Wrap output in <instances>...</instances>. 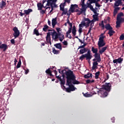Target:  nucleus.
I'll return each instance as SVG.
<instances>
[{
  "mask_svg": "<svg viewBox=\"0 0 124 124\" xmlns=\"http://www.w3.org/2000/svg\"><path fill=\"white\" fill-rule=\"evenodd\" d=\"M66 86H68L72 92L76 90V88L73 85H78L80 83L76 79V76L74 72L71 70L66 72Z\"/></svg>",
  "mask_w": 124,
  "mask_h": 124,
  "instance_id": "1",
  "label": "nucleus"
},
{
  "mask_svg": "<svg viewBox=\"0 0 124 124\" xmlns=\"http://www.w3.org/2000/svg\"><path fill=\"white\" fill-rule=\"evenodd\" d=\"M52 31V32H47L46 33V42L47 43H49L50 45H52V42H51L50 35H52V39H54L55 41L57 40V39H58L59 38L58 34H57V32H56L55 30L53 29Z\"/></svg>",
  "mask_w": 124,
  "mask_h": 124,
  "instance_id": "2",
  "label": "nucleus"
},
{
  "mask_svg": "<svg viewBox=\"0 0 124 124\" xmlns=\"http://www.w3.org/2000/svg\"><path fill=\"white\" fill-rule=\"evenodd\" d=\"M57 1L58 0H48V1H47L46 6H51V10L53 11L54 8H58V5L56 4Z\"/></svg>",
  "mask_w": 124,
  "mask_h": 124,
  "instance_id": "3",
  "label": "nucleus"
},
{
  "mask_svg": "<svg viewBox=\"0 0 124 124\" xmlns=\"http://www.w3.org/2000/svg\"><path fill=\"white\" fill-rule=\"evenodd\" d=\"M85 0H81L79 5L81 6V8L80 9L81 11H79L77 14L78 15L80 16L83 13H85L87 11V5L85 4Z\"/></svg>",
  "mask_w": 124,
  "mask_h": 124,
  "instance_id": "4",
  "label": "nucleus"
},
{
  "mask_svg": "<svg viewBox=\"0 0 124 124\" xmlns=\"http://www.w3.org/2000/svg\"><path fill=\"white\" fill-rule=\"evenodd\" d=\"M101 36L99 37L98 42V46L99 48L102 47L106 45V43L104 41V39L105 38V36H103V34H101Z\"/></svg>",
  "mask_w": 124,
  "mask_h": 124,
  "instance_id": "5",
  "label": "nucleus"
},
{
  "mask_svg": "<svg viewBox=\"0 0 124 124\" xmlns=\"http://www.w3.org/2000/svg\"><path fill=\"white\" fill-rule=\"evenodd\" d=\"M111 83L106 82L104 85H102V88H101L100 90L109 92L111 91Z\"/></svg>",
  "mask_w": 124,
  "mask_h": 124,
  "instance_id": "6",
  "label": "nucleus"
},
{
  "mask_svg": "<svg viewBox=\"0 0 124 124\" xmlns=\"http://www.w3.org/2000/svg\"><path fill=\"white\" fill-rule=\"evenodd\" d=\"M103 21H102L101 22V23H99V25L102 27L103 30H104V28L106 29L107 31H109L110 30H113L112 27L111 26V25L109 24H106L105 26H104Z\"/></svg>",
  "mask_w": 124,
  "mask_h": 124,
  "instance_id": "7",
  "label": "nucleus"
},
{
  "mask_svg": "<svg viewBox=\"0 0 124 124\" xmlns=\"http://www.w3.org/2000/svg\"><path fill=\"white\" fill-rule=\"evenodd\" d=\"M69 26H70V28H68V31H71L73 36H76L77 34V30L76 26L74 25L72 29V23H69Z\"/></svg>",
  "mask_w": 124,
  "mask_h": 124,
  "instance_id": "8",
  "label": "nucleus"
},
{
  "mask_svg": "<svg viewBox=\"0 0 124 124\" xmlns=\"http://www.w3.org/2000/svg\"><path fill=\"white\" fill-rule=\"evenodd\" d=\"M98 94L100 93L102 94L101 97H106L108 95V91L103 90V89H100L99 91H97Z\"/></svg>",
  "mask_w": 124,
  "mask_h": 124,
  "instance_id": "9",
  "label": "nucleus"
},
{
  "mask_svg": "<svg viewBox=\"0 0 124 124\" xmlns=\"http://www.w3.org/2000/svg\"><path fill=\"white\" fill-rule=\"evenodd\" d=\"M13 31H14L13 36H14L15 39L18 37V36L20 35V31L18 30V28L15 27L13 29Z\"/></svg>",
  "mask_w": 124,
  "mask_h": 124,
  "instance_id": "10",
  "label": "nucleus"
},
{
  "mask_svg": "<svg viewBox=\"0 0 124 124\" xmlns=\"http://www.w3.org/2000/svg\"><path fill=\"white\" fill-rule=\"evenodd\" d=\"M93 3H95V6L97 7H100L101 5L98 2L95 1V0H88L86 4L88 5H91Z\"/></svg>",
  "mask_w": 124,
  "mask_h": 124,
  "instance_id": "11",
  "label": "nucleus"
},
{
  "mask_svg": "<svg viewBox=\"0 0 124 124\" xmlns=\"http://www.w3.org/2000/svg\"><path fill=\"white\" fill-rule=\"evenodd\" d=\"M87 9L88 8H90V10L93 12V14L95 15L97 14V10H98L97 7H95V9H94L93 5L91 4H87L86 5Z\"/></svg>",
  "mask_w": 124,
  "mask_h": 124,
  "instance_id": "12",
  "label": "nucleus"
},
{
  "mask_svg": "<svg viewBox=\"0 0 124 124\" xmlns=\"http://www.w3.org/2000/svg\"><path fill=\"white\" fill-rule=\"evenodd\" d=\"M83 21L86 23V28H88L90 26V23L93 22V20H90L89 18H84V20H83Z\"/></svg>",
  "mask_w": 124,
  "mask_h": 124,
  "instance_id": "13",
  "label": "nucleus"
},
{
  "mask_svg": "<svg viewBox=\"0 0 124 124\" xmlns=\"http://www.w3.org/2000/svg\"><path fill=\"white\" fill-rule=\"evenodd\" d=\"M1 44V42H0V49H3V52H5L8 48V46L5 44Z\"/></svg>",
  "mask_w": 124,
  "mask_h": 124,
  "instance_id": "14",
  "label": "nucleus"
},
{
  "mask_svg": "<svg viewBox=\"0 0 124 124\" xmlns=\"http://www.w3.org/2000/svg\"><path fill=\"white\" fill-rule=\"evenodd\" d=\"M94 58L97 59V61L98 63H100L101 61L100 54L99 53H96L93 55Z\"/></svg>",
  "mask_w": 124,
  "mask_h": 124,
  "instance_id": "15",
  "label": "nucleus"
},
{
  "mask_svg": "<svg viewBox=\"0 0 124 124\" xmlns=\"http://www.w3.org/2000/svg\"><path fill=\"white\" fill-rule=\"evenodd\" d=\"M124 61L123 58H119L118 59H115L112 61L114 63H122Z\"/></svg>",
  "mask_w": 124,
  "mask_h": 124,
  "instance_id": "16",
  "label": "nucleus"
},
{
  "mask_svg": "<svg viewBox=\"0 0 124 124\" xmlns=\"http://www.w3.org/2000/svg\"><path fill=\"white\" fill-rule=\"evenodd\" d=\"M78 8V5L77 4H72L71 5V7L70 8V10L71 11V12H72V13H74V10Z\"/></svg>",
  "mask_w": 124,
  "mask_h": 124,
  "instance_id": "17",
  "label": "nucleus"
},
{
  "mask_svg": "<svg viewBox=\"0 0 124 124\" xmlns=\"http://www.w3.org/2000/svg\"><path fill=\"white\" fill-rule=\"evenodd\" d=\"M97 65H98V62L97 61H95L93 62V66L92 67V69L93 70H94L96 69H97Z\"/></svg>",
  "mask_w": 124,
  "mask_h": 124,
  "instance_id": "18",
  "label": "nucleus"
},
{
  "mask_svg": "<svg viewBox=\"0 0 124 124\" xmlns=\"http://www.w3.org/2000/svg\"><path fill=\"white\" fill-rule=\"evenodd\" d=\"M85 58L86 59V60H89L90 61L91 59L90 58H89L88 56H87L86 55L84 54V55H82L79 58V60L82 61Z\"/></svg>",
  "mask_w": 124,
  "mask_h": 124,
  "instance_id": "19",
  "label": "nucleus"
},
{
  "mask_svg": "<svg viewBox=\"0 0 124 124\" xmlns=\"http://www.w3.org/2000/svg\"><path fill=\"white\" fill-rule=\"evenodd\" d=\"M6 5V2L5 1H1V2H0V8L3 9V8L5 7Z\"/></svg>",
  "mask_w": 124,
  "mask_h": 124,
  "instance_id": "20",
  "label": "nucleus"
},
{
  "mask_svg": "<svg viewBox=\"0 0 124 124\" xmlns=\"http://www.w3.org/2000/svg\"><path fill=\"white\" fill-rule=\"evenodd\" d=\"M108 47V46L103 47L102 48V49H100V50H99V54L102 55L103 53H104L106 51Z\"/></svg>",
  "mask_w": 124,
  "mask_h": 124,
  "instance_id": "21",
  "label": "nucleus"
},
{
  "mask_svg": "<svg viewBox=\"0 0 124 124\" xmlns=\"http://www.w3.org/2000/svg\"><path fill=\"white\" fill-rule=\"evenodd\" d=\"M57 17L55 18H52V26L53 28L55 27V26L57 24Z\"/></svg>",
  "mask_w": 124,
  "mask_h": 124,
  "instance_id": "22",
  "label": "nucleus"
},
{
  "mask_svg": "<svg viewBox=\"0 0 124 124\" xmlns=\"http://www.w3.org/2000/svg\"><path fill=\"white\" fill-rule=\"evenodd\" d=\"M32 12V10L31 8H29L28 10H24V13L25 15H29Z\"/></svg>",
  "mask_w": 124,
  "mask_h": 124,
  "instance_id": "23",
  "label": "nucleus"
},
{
  "mask_svg": "<svg viewBox=\"0 0 124 124\" xmlns=\"http://www.w3.org/2000/svg\"><path fill=\"white\" fill-rule=\"evenodd\" d=\"M61 11H62V16H63V15H66L67 13V8H61L60 9Z\"/></svg>",
  "mask_w": 124,
  "mask_h": 124,
  "instance_id": "24",
  "label": "nucleus"
},
{
  "mask_svg": "<svg viewBox=\"0 0 124 124\" xmlns=\"http://www.w3.org/2000/svg\"><path fill=\"white\" fill-rule=\"evenodd\" d=\"M120 7H115L113 12V16L115 17L116 15L118 14V11L120 10Z\"/></svg>",
  "mask_w": 124,
  "mask_h": 124,
  "instance_id": "25",
  "label": "nucleus"
},
{
  "mask_svg": "<svg viewBox=\"0 0 124 124\" xmlns=\"http://www.w3.org/2000/svg\"><path fill=\"white\" fill-rule=\"evenodd\" d=\"M54 46L56 48L60 49V50H62V46H61V43H58V44H55Z\"/></svg>",
  "mask_w": 124,
  "mask_h": 124,
  "instance_id": "26",
  "label": "nucleus"
},
{
  "mask_svg": "<svg viewBox=\"0 0 124 124\" xmlns=\"http://www.w3.org/2000/svg\"><path fill=\"white\" fill-rule=\"evenodd\" d=\"M115 31L113 30V29H110L108 30V34H109V36H113V34L115 33Z\"/></svg>",
  "mask_w": 124,
  "mask_h": 124,
  "instance_id": "27",
  "label": "nucleus"
},
{
  "mask_svg": "<svg viewBox=\"0 0 124 124\" xmlns=\"http://www.w3.org/2000/svg\"><path fill=\"white\" fill-rule=\"evenodd\" d=\"M90 78H93V74L88 73L87 75H84V78L86 79H88Z\"/></svg>",
  "mask_w": 124,
  "mask_h": 124,
  "instance_id": "28",
  "label": "nucleus"
},
{
  "mask_svg": "<svg viewBox=\"0 0 124 124\" xmlns=\"http://www.w3.org/2000/svg\"><path fill=\"white\" fill-rule=\"evenodd\" d=\"M88 51V49L86 48H84V49H81L79 50V53L80 54H82L84 53H86Z\"/></svg>",
  "mask_w": 124,
  "mask_h": 124,
  "instance_id": "29",
  "label": "nucleus"
},
{
  "mask_svg": "<svg viewBox=\"0 0 124 124\" xmlns=\"http://www.w3.org/2000/svg\"><path fill=\"white\" fill-rule=\"evenodd\" d=\"M37 7L38 10H42V9H43V4L41 2L38 3Z\"/></svg>",
  "mask_w": 124,
  "mask_h": 124,
  "instance_id": "30",
  "label": "nucleus"
},
{
  "mask_svg": "<svg viewBox=\"0 0 124 124\" xmlns=\"http://www.w3.org/2000/svg\"><path fill=\"white\" fill-rule=\"evenodd\" d=\"M124 16V14L123 12H120V13H118L117 16V19L122 18L121 17Z\"/></svg>",
  "mask_w": 124,
  "mask_h": 124,
  "instance_id": "31",
  "label": "nucleus"
},
{
  "mask_svg": "<svg viewBox=\"0 0 124 124\" xmlns=\"http://www.w3.org/2000/svg\"><path fill=\"white\" fill-rule=\"evenodd\" d=\"M92 51L93 52V53L97 54L98 53V49L97 48H94V46H92Z\"/></svg>",
  "mask_w": 124,
  "mask_h": 124,
  "instance_id": "32",
  "label": "nucleus"
},
{
  "mask_svg": "<svg viewBox=\"0 0 124 124\" xmlns=\"http://www.w3.org/2000/svg\"><path fill=\"white\" fill-rule=\"evenodd\" d=\"M85 26L87 28V25H86V22H84L83 20L82 21L80 24H79V27L83 28Z\"/></svg>",
  "mask_w": 124,
  "mask_h": 124,
  "instance_id": "33",
  "label": "nucleus"
},
{
  "mask_svg": "<svg viewBox=\"0 0 124 124\" xmlns=\"http://www.w3.org/2000/svg\"><path fill=\"white\" fill-rule=\"evenodd\" d=\"M85 55H87V56H88V58H90L91 60L93 58V56L91 54V51L90 50V49L89 50H88L87 54H85Z\"/></svg>",
  "mask_w": 124,
  "mask_h": 124,
  "instance_id": "34",
  "label": "nucleus"
},
{
  "mask_svg": "<svg viewBox=\"0 0 124 124\" xmlns=\"http://www.w3.org/2000/svg\"><path fill=\"white\" fill-rule=\"evenodd\" d=\"M117 21L120 22L121 23H124V17H121L119 18H116Z\"/></svg>",
  "mask_w": 124,
  "mask_h": 124,
  "instance_id": "35",
  "label": "nucleus"
},
{
  "mask_svg": "<svg viewBox=\"0 0 124 124\" xmlns=\"http://www.w3.org/2000/svg\"><path fill=\"white\" fill-rule=\"evenodd\" d=\"M33 34H35L37 36L40 35V33L38 32V31L36 29H34Z\"/></svg>",
  "mask_w": 124,
  "mask_h": 124,
  "instance_id": "36",
  "label": "nucleus"
},
{
  "mask_svg": "<svg viewBox=\"0 0 124 124\" xmlns=\"http://www.w3.org/2000/svg\"><path fill=\"white\" fill-rule=\"evenodd\" d=\"M61 81V85L62 87V86H64L65 84V79L64 78L60 80Z\"/></svg>",
  "mask_w": 124,
  "mask_h": 124,
  "instance_id": "37",
  "label": "nucleus"
},
{
  "mask_svg": "<svg viewBox=\"0 0 124 124\" xmlns=\"http://www.w3.org/2000/svg\"><path fill=\"white\" fill-rule=\"evenodd\" d=\"M52 53H54L55 54H59L60 53V51L56 50L55 48H52Z\"/></svg>",
  "mask_w": 124,
  "mask_h": 124,
  "instance_id": "38",
  "label": "nucleus"
},
{
  "mask_svg": "<svg viewBox=\"0 0 124 124\" xmlns=\"http://www.w3.org/2000/svg\"><path fill=\"white\" fill-rule=\"evenodd\" d=\"M100 72L98 71L95 73V79H97L99 77Z\"/></svg>",
  "mask_w": 124,
  "mask_h": 124,
  "instance_id": "39",
  "label": "nucleus"
},
{
  "mask_svg": "<svg viewBox=\"0 0 124 124\" xmlns=\"http://www.w3.org/2000/svg\"><path fill=\"white\" fill-rule=\"evenodd\" d=\"M54 73H55V75L56 76V78L58 79H59V80H62V79L61 78V77H59V76H57V75L58 74V72L56 71V70H54Z\"/></svg>",
  "mask_w": 124,
  "mask_h": 124,
  "instance_id": "40",
  "label": "nucleus"
},
{
  "mask_svg": "<svg viewBox=\"0 0 124 124\" xmlns=\"http://www.w3.org/2000/svg\"><path fill=\"white\" fill-rule=\"evenodd\" d=\"M49 28V27L47 25H46L44 26V28H43V30L44 31H47L48 29Z\"/></svg>",
  "mask_w": 124,
  "mask_h": 124,
  "instance_id": "41",
  "label": "nucleus"
},
{
  "mask_svg": "<svg viewBox=\"0 0 124 124\" xmlns=\"http://www.w3.org/2000/svg\"><path fill=\"white\" fill-rule=\"evenodd\" d=\"M121 3L122 2H120V1H116L114 5L115 6L118 7L121 4Z\"/></svg>",
  "mask_w": 124,
  "mask_h": 124,
  "instance_id": "42",
  "label": "nucleus"
},
{
  "mask_svg": "<svg viewBox=\"0 0 124 124\" xmlns=\"http://www.w3.org/2000/svg\"><path fill=\"white\" fill-rule=\"evenodd\" d=\"M21 63L22 62H21L20 60H19V61L18 63H17V65L16 66V69H18L20 67Z\"/></svg>",
  "mask_w": 124,
  "mask_h": 124,
  "instance_id": "43",
  "label": "nucleus"
},
{
  "mask_svg": "<svg viewBox=\"0 0 124 124\" xmlns=\"http://www.w3.org/2000/svg\"><path fill=\"white\" fill-rule=\"evenodd\" d=\"M82 94H83L84 96L86 97H89L92 96V95L91 94V93H82Z\"/></svg>",
  "mask_w": 124,
  "mask_h": 124,
  "instance_id": "44",
  "label": "nucleus"
},
{
  "mask_svg": "<svg viewBox=\"0 0 124 124\" xmlns=\"http://www.w3.org/2000/svg\"><path fill=\"white\" fill-rule=\"evenodd\" d=\"M97 15H93V18L94 20H95V21H98V18L97 17Z\"/></svg>",
  "mask_w": 124,
  "mask_h": 124,
  "instance_id": "45",
  "label": "nucleus"
},
{
  "mask_svg": "<svg viewBox=\"0 0 124 124\" xmlns=\"http://www.w3.org/2000/svg\"><path fill=\"white\" fill-rule=\"evenodd\" d=\"M86 82L87 84H90V83H93L94 82V80L93 79L92 80H91L90 79H87L86 81Z\"/></svg>",
  "mask_w": 124,
  "mask_h": 124,
  "instance_id": "46",
  "label": "nucleus"
},
{
  "mask_svg": "<svg viewBox=\"0 0 124 124\" xmlns=\"http://www.w3.org/2000/svg\"><path fill=\"white\" fill-rule=\"evenodd\" d=\"M63 87L64 89H66V92L67 93H70L71 92H72L71 90H70V88H66L65 86H63Z\"/></svg>",
  "mask_w": 124,
  "mask_h": 124,
  "instance_id": "47",
  "label": "nucleus"
},
{
  "mask_svg": "<svg viewBox=\"0 0 124 124\" xmlns=\"http://www.w3.org/2000/svg\"><path fill=\"white\" fill-rule=\"evenodd\" d=\"M116 28H118L121 27L120 24L121 23V22H118V21L117 20L116 22Z\"/></svg>",
  "mask_w": 124,
  "mask_h": 124,
  "instance_id": "48",
  "label": "nucleus"
},
{
  "mask_svg": "<svg viewBox=\"0 0 124 124\" xmlns=\"http://www.w3.org/2000/svg\"><path fill=\"white\" fill-rule=\"evenodd\" d=\"M58 71H59V73H60V74H63L64 73V71H65V75H66V72L68 71V70L66 71L65 70H62V72H61V69H59Z\"/></svg>",
  "mask_w": 124,
  "mask_h": 124,
  "instance_id": "49",
  "label": "nucleus"
},
{
  "mask_svg": "<svg viewBox=\"0 0 124 124\" xmlns=\"http://www.w3.org/2000/svg\"><path fill=\"white\" fill-rule=\"evenodd\" d=\"M62 37H59V41H60L61 42H62L64 39V35H62Z\"/></svg>",
  "mask_w": 124,
  "mask_h": 124,
  "instance_id": "50",
  "label": "nucleus"
},
{
  "mask_svg": "<svg viewBox=\"0 0 124 124\" xmlns=\"http://www.w3.org/2000/svg\"><path fill=\"white\" fill-rule=\"evenodd\" d=\"M120 41H123L124 40V34H122L120 37Z\"/></svg>",
  "mask_w": 124,
  "mask_h": 124,
  "instance_id": "51",
  "label": "nucleus"
},
{
  "mask_svg": "<svg viewBox=\"0 0 124 124\" xmlns=\"http://www.w3.org/2000/svg\"><path fill=\"white\" fill-rule=\"evenodd\" d=\"M46 9H45V10H43L42 9V10H41V11H40V14H42V15H44L45 13L46 12Z\"/></svg>",
  "mask_w": 124,
  "mask_h": 124,
  "instance_id": "52",
  "label": "nucleus"
},
{
  "mask_svg": "<svg viewBox=\"0 0 124 124\" xmlns=\"http://www.w3.org/2000/svg\"><path fill=\"white\" fill-rule=\"evenodd\" d=\"M86 46H87V44H84L83 45L79 46V47L78 48V49H79V48H84Z\"/></svg>",
  "mask_w": 124,
  "mask_h": 124,
  "instance_id": "53",
  "label": "nucleus"
},
{
  "mask_svg": "<svg viewBox=\"0 0 124 124\" xmlns=\"http://www.w3.org/2000/svg\"><path fill=\"white\" fill-rule=\"evenodd\" d=\"M10 42L12 44L15 45V41L14 39H11L10 40Z\"/></svg>",
  "mask_w": 124,
  "mask_h": 124,
  "instance_id": "54",
  "label": "nucleus"
},
{
  "mask_svg": "<svg viewBox=\"0 0 124 124\" xmlns=\"http://www.w3.org/2000/svg\"><path fill=\"white\" fill-rule=\"evenodd\" d=\"M78 32H79V34H81V33L82 32V27H79Z\"/></svg>",
  "mask_w": 124,
  "mask_h": 124,
  "instance_id": "55",
  "label": "nucleus"
},
{
  "mask_svg": "<svg viewBox=\"0 0 124 124\" xmlns=\"http://www.w3.org/2000/svg\"><path fill=\"white\" fill-rule=\"evenodd\" d=\"M72 31L68 30V31L66 32V37H68V35H69L70 33H71Z\"/></svg>",
  "mask_w": 124,
  "mask_h": 124,
  "instance_id": "56",
  "label": "nucleus"
},
{
  "mask_svg": "<svg viewBox=\"0 0 124 124\" xmlns=\"http://www.w3.org/2000/svg\"><path fill=\"white\" fill-rule=\"evenodd\" d=\"M50 72H51L50 70V69L48 68V69H46V74H47V75L49 73H50Z\"/></svg>",
  "mask_w": 124,
  "mask_h": 124,
  "instance_id": "57",
  "label": "nucleus"
},
{
  "mask_svg": "<svg viewBox=\"0 0 124 124\" xmlns=\"http://www.w3.org/2000/svg\"><path fill=\"white\" fill-rule=\"evenodd\" d=\"M47 44L48 43L47 42H45V43H43L41 44V47H42V46H45V44Z\"/></svg>",
  "mask_w": 124,
  "mask_h": 124,
  "instance_id": "58",
  "label": "nucleus"
},
{
  "mask_svg": "<svg viewBox=\"0 0 124 124\" xmlns=\"http://www.w3.org/2000/svg\"><path fill=\"white\" fill-rule=\"evenodd\" d=\"M60 7V10L61 9H64V7L65 6H63V5L61 4V5L59 6Z\"/></svg>",
  "mask_w": 124,
  "mask_h": 124,
  "instance_id": "59",
  "label": "nucleus"
},
{
  "mask_svg": "<svg viewBox=\"0 0 124 124\" xmlns=\"http://www.w3.org/2000/svg\"><path fill=\"white\" fill-rule=\"evenodd\" d=\"M94 26V23L93 22H91L90 24V28L91 29L93 28V26Z\"/></svg>",
  "mask_w": 124,
  "mask_h": 124,
  "instance_id": "60",
  "label": "nucleus"
},
{
  "mask_svg": "<svg viewBox=\"0 0 124 124\" xmlns=\"http://www.w3.org/2000/svg\"><path fill=\"white\" fill-rule=\"evenodd\" d=\"M19 14H20V16H23L24 15H25V13H23L22 12H19Z\"/></svg>",
  "mask_w": 124,
  "mask_h": 124,
  "instance_id": "61",
  "label": "nucleus"
},
{
  "mask_svg": "<svg viewBox=\"0 0 124 124\" xmlns=\"http://www.w3.org/2000/svg\"><path fill=\"white\" fill-rule=\"evenodd\" d=\"M63 45H64V46H67V42L66 41H64L63 42Z\"/></svg>",
  "mask_w": 124,
  "mask_h": 124,
  "instance_id": "62",
  "label": "nucleus"
},
{
  "mask_svg": "<svg viewBox=\"0 0 124 124\" xmlns=\"http://www.w3.org/2000/svg\"><path fill=\"white\" fill-rule=\"evenodd\" d=\"M29 72V69H27L25 70V74L27 75Z\"/></svg>",
  "mask_w": 124,
  "mask_h": 124,
  "instance_id": "63",
  "label": "nucleus"
},
{
  "mask_svg": "<svg viewBox=\"0 0 124 124\" xmlns=\"http://www.w3.org/2000/svg\"><path fill=\"white\" fill-rule=\"evenodd\" d=\"M56 29L58 32H59L61 30V28H56Z\"/></svg>",
  "mask_w": 124,
  "mask_h": 124,
  "instance_id": "64",
  "label": "nucleus"
}]
</instances>
